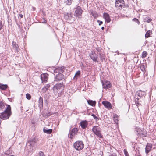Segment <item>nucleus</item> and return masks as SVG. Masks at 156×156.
<instances>
[{
	"instance_id": "nucleus-1",
	"label": "nucleus",
	"mask_w": 156,
	"mask_h": 156,
	"mask_svg": "<svg viewBox=\"0 0 156 156\" xmlns=\"http://www.w3.org/2000/svg\"><path fill=\"white\" fill-rule=\"evenodd\" d=\"M6 105L7 106L6 109L0 115V118L3 120L8 119L12 114L10 106L7 104Z\"/></svg>"
},
{
	"instance_id": "nucleus-2",
	"label": "nucleus",
	"mask_w": 156,
	"mask_h": 156,
	"mask_svg": "<svg viewBox=\"0 0 156 156\" xmlns=\"http://www.w3.org/2000/svg\"><path fill=\"white\" fill-rule=\"evenodd\" d=\"M64 85L63 83H58L56 84L53 87V90L56 91L57 93L59 94L63 90Z\"/></svg>"
},
{
	"instance_id": "nucleus-3",
	"label": "nucleus",
	"mask_w": 156,
	"mask_h": 156,
	"mask_svg": "<svg viewBox=\"0 0 156 156\" xmlns=\"http://www.w3.org/2000/svg\"><path fill=\"white\" fill-rule=\"evenodd\" d=\"M92 130L97 136L100 138H103V136L101 133V129L100 127L97 126H94L92 128Z\"/></svg>"
},
{
	"instance_id": "nucleus-4",
	"label": "nucleus",
	"mask_w": 156,
	"mask_h": 156,
	"mask_svg": "<svg viewBox=\"0 0 156 156\" xmlns=\"http://www.w3.org/2000/svg\"><path fill=\"white\" fill-rule=\"evenodd\" d=\"M74 148L77 150H82L84 147V144L82 141H77L73 144Z\"/></svg>"
},
{
	"instance_id": "nucleus-5",
	"label": "nucleus",
	"mask_w": 156,
	"mask_h": 156,
	"mask_svg": "<svg viewBox=\"0 0 156 156\" xmlns=\"http://www.w3.org/2000/svg\"><path fill=\"white\" fill-rule=\"evenodd\" d=\"M124 5V0H116L115 6L118 9H122Z\"/></svg>"
},
{
	"instance_id": "nucleus-6",
	"label": "nucleus",
	"mask_w": 156,
	"mask_h": 156,
	"mask_svg": "<svg viewBox=\"0 0 156 156\" xmlns=\"http://www.w3.org/2000/svg\"><path fill=\"white\" fill-rule=\"evenodd\" d=\"M65 76L61 73H58V74L56 75L54 78V81L58 82L62 80H65Z\"/></svg>"
},
{
	"instance_id": "nucleus-7",
	"label": "nucleus",
	"mask_w": 156,
	"mask_h": 156,
	"mask_svg": "<svg viewBox=\"0 0 156 156\" xmlns=\"http://www.w3.org/2000/svg\"><path fill=\"white\" fill-rule=\"evenodd\" d=\"M78 131V129L76 128L73 129L69 134V137L71 140H72L73 136L77 134Z\"/></svg>"
},
{
	"instance_id": "nucleus-8",
	"label": "nucleus",
	"mask_w": 156,
	"mask_h": 156,
	"mask_svg": "<svg viewBox=\"0 0 156 156\" xmlns=\"http://www.w3.org/2000/svg\"><path fill=\"white\" fill-rule=\"evenodd\" d=\"M103 88L105 89H108L110 88L111 87V84L109 81L106 80L101 81Z\"/></svg>"
},
{
	"instance_id": "nucleus-9",
	"label": "nucleus",
	"mask_w": 156,
	"mask_h": 156,
	"mask_svg": "<svg viewBox=\"0 0 156 156\" xmlns=\"http://www.w3.org/2000/svg\"><path fill=\"white\" fill-rule=\"evenodd\" d=\"M82 10L79 6H78L76 8L75 12V16L76 17L81 16L82 14Z\"/></svg>"
},
{
	"instance_id": "nucleus-10",
	"label": "nucleus",
	"mask_w": 156,
	"mask_h": 156,
	"mask_svg": "<svg viewBox=\"0 0 156 156\" xmlns=\"http://www.w3.org/2000/svg\"><path fill=\"white\" fill-rule=\"evenodd\" d=\"M65 69H66L64 66L58 67L54 69V72L56 73H61L64 72Z\"/></svg>"
},
{
	"instance_id": "nucleus-11",
	"label": "nucleus",
	"mask_w": 156,
	"mask_h": 156,
	"mask_svg": "<svg viewBox=\"0 0 156 156\" xmlns=\"http://www.w3.org/2000/svg\"><path fill=\"white\" fill-rule=\"evenodd\" d=\"M135 95L136 96H138L139 98H140L141 97H145L146 93L144 91L139 90L136 92Z\"/></svg>"
},
{
	"instance_id": "nucleus-12",
	"label": "nucleus",
	"mask_w": 156,
	"mask_h": 156,
	"mask_svg": "<svg viewBox=\"0 0 156 156\" xmlns=\"http://www.w3.org/2000/svg\"><path fill=\"white\" fill-rule=\"evenodd\" d=\"M102 104L106 108L108 109L112 108V105L109 102L107 101H103L102 102Z\"/></svg>"
},
{
	"instance_id": "nucleus-13",
	"label": "nucleus",
	"mask_w": 156,
	"mask_h": 156,
	"mask_svg": "<svg viewBox=\"0 0 156 156\" xmlns=\"http://www.w3.org/2000/svg\"><path fill=\"white\" fill-rule=\"evenodd\" d=\"M48 75L47 73H44L41 74V79L42 83H45L47 81L48 79Z\"/></svg>"
},
{
	"instance_id": "nucleus-14",
	"label": "nucleus",
	"mask_w": 156,
	"mask_h": 156,
	"mask_svg": "<svg viewBox=\"0 0 156 156\" xmlns=\"http://www.w3.org/2000/svg\"><path fill=\"white\" fill-rule=\"evenodd\" d=\"M90 56L94 61L95 62L97 61L98 55L94 52H92V53L90 54Z\"/></svg>"
},
{
	"instance_id": "nucleus-15",
	"label": "nucleus",
	"mask_w": 156,
	"mask_h": 156,
	"mask_svg": "<svg viewBox=\"0 0 156 156\" xmlns=\"http://www.w3.org/2000/svg\"><path fill=\"white\" fill-rule=\"evenodd\" d=\"M103 18L105 19V21L107 23H109L111 21L109 15L106 13L103 14Z\"/></svg>"
},
{
	"instance_id": "nucleus-16",
	"label": "nucleus",
	"mask_w": 156,
	"mask_h": 156,
	"mask_svg": "<svg viewBox=\"0 0 156 156\" xmlns=\"http://www.w3.org/2000/svg\"><path fill=\"white\" fill-rule=\"evenodd\" d=\"M80 124L81 127L83 129H85L88 125V122L86 120L82 121Z\"/></svg>"
},
{
	"instance_id": "nucleus-17",
	"label": "nucleus",
	"mask_w": 156,
	"mask_h": 156,
	"mask_svg": "<svg viewBox=\"0 0 156 156\" xmlns=\"http://www.w3.org/2000/svg\"><path fill=\"white\" fill-rule=\"evenodd\" d=\"M152 148V145L150 144H147L145 148V152L146 153H148Z\"/></svg>"
},
{
	"instance_id": "nucleus-18",
	"label": "nucleus",
	"mask_w": 156,
	"mask_h": 156,
	"mask_svg": "<svg viewBox=\"0 0 156 156\" xmlns=\"http://www.w3.org/2000/svg\"><path fill=\"white\" fill-rule=\"evenodd\" d=\"M38 106L39 108H42L43 107V100L42 97H40L39 100L38 101Z\"/></svg>"
},
{
	"instance_id": "nucleus-19",
	"label": "nucleus",
	"mask_w": 156,
	"mask_h": 156,
	"mask_svg": "<svg viewBox=\"0 0 156 156\" xmlns=\"http://www.w3.org/2000/svg\"><path fill=\"white\" fill-rule=\"evenodd\" d=\"M31 145V144L30 143V142L28 141L26 143V146L28 150L29 151H31L32 150H33V146Z\"/></svg>"
},
{
	"instance_id": "nucleus-20",
	"label": "nucleus",
	"mask_w": 156,
	"mask_h": 156,
	"mask_svg": "<svg viewBox=\"0 0 156 156\" xmlns=\"http://www.w3.org/2000/svg\"><path fill=\"white\" fill-rule=\"evenodd\" d=\"M12 46L13 48H14L16 52H18L19 51L20 49L18 48V46L16 43L14 41L12 43Z\"/></svg>"
},
{
	"instance_id": "nucleus-21",
	"label": "nucleus",
	"mask_w": 156,
	"mask_h": 156,
	"mask_svg": "<svg viewBox=\"0 0 156 156\" xmlns=\"http://www.w3.org/2000/svg\"><path fill=\"white\" fill-rule=\"evenodd\" d=\"M43 132L44 133L47 134H50L51 133L52 131V129H48L46 127H44L43 128Z\"/></svg>"
},
{
	"instance_id": "nucleus-22",
	"label": "nucleus",
	"mask_w": 156,
	"mask_h": 156,
	"mask_svg": "<svg viewBox=\"0 0 156 156\" xmlns=\"http://www.w3.org/2000/svg\"><path fill=\"white\" fill-rule=\"evenodd\" d=\"M28 141L29 142L31 145H32L34 147V146L35 144L37 141V139L36 138H34Z\"/></svg>"
},
{
	"instance_id": "nucleus-23",
	"label": "nucleus",
	"mask_w": 156,
	"mask_h": 156,
	"mask_svg": "<svg viewBox=\"0 0 156 156\" xmlns=\"http://www.w3.org/2000/svg\"><path fill=\"white\" fill-rule=\"evenodd\" d=\"M139 135H140L142 137H146L147 136V132L145 130L143 129Z\"/></svg>"
},
{
	"instance_id": "nucleus-24",
	"label": "nucleus",
	"mask_w": 156,
	"mask_h": 156,
	"mask_svg": "<svg viewBox=\"0 0 156 156\" xmlns=\"http://www.w3.org/2000/svg\"><path fill=\"white\" fill-rule=\"evenodd\" d=\"M135 101L136 104V105L138 106V105H140L141 104L139 102V100L140 98H139L138 96H135Z\"/></svg>"
},
{
	"instance_id": "nucleus-25",
	"label": "nucleus",
	"mask_w": 156,
	"mask_h": 156,
	"mask_svg": "<svg viewBox=\"0 0 156 156\" xmlns=\"http://www.w3.org/2000/svg\"><path fill=\"white\" fill-rule=\"evenodd\" d=\"M8 85L6 84H2L0 83V89L2 90H5L8 87Z\"/></svg>"
},
{
	"instance_id": "nucleus-26",
	"label": "nucleus",
	"mask_w": 156,
	"mask_h": 156,
	"mask_svg": "<svg viewBox=\"0 0 156 156\" xmlns=\"http://www.w3.org/2000/svg\"><path fill=\"white\" fill-rule=\"evenodd\" d=\"M64 4L66 5H71L72 0H63Z\"/></svg>"
},
{
	"instance_id": "nucleus-27",
	"label": "nucleus",
	"mask_w": 156,
	"mask_h": 156,
	"mask_svg": "<svg viewBox=\"0 0 156 156\" xmlns=\"http://www.w3.org/2000/svg\"><path fill=\"white\" fill-rule=\"evenodd\" d=\"M87 102L89 105L92 106H95L96 103L95 101H93L90 100L87 101Z\"/></svg>"
},
{
	"instance_id": "nucleus-28",
	"label": "nucleus",
	"mask_w": 156,
	"mask_h": 156,
	"mask_svg": "<svg viewBox=\"0 0 156 156\" xmlns=\"http://www.w3.org/2000/svg\"><path fill=\"white\" fill-rule=\"evenodd\" d=\"M151 34H152V31L151 30H148L145 34V37L146 38H148L150 37V35Z\"/></svg>"
},
{
	"instance_id": "nucleus-29",
	"label": "nucleus",
	"mask_w": 156,
	"mask_h": 156,
	"mask_svg": "<svg viewBox=\"0 0 156 156\" xmlns=\"http://www.w3.org/2000/svg\"><path fill=\"white\" fill-rule=\"evenodd\" d=\"M92 16L94 18H96L98 17V15L97 12L96 11H92L91 12Z\"/></svg>"
},
{
	"instance_id": "nucleus-30",
	"label": "nucleus",
	"mask_w": 156,
	"mask_h": 156,
	"mask_svg": "<svg viewBox=\"0 0 156 156\" xmlns=\"http://www.w3.org/2000/svg\"><path fill=\"white\" fill-rule=\"evenodd\" d=\"M144 21L149 23L152 21V19L150 18L149 17L147 16L144 19Z\"/></svg>"
},
{
	"instance_id": "nucleus-31",
	"label": "nucleus",
	"mask_w": 156,
	"mask_h": 156,
	"mask_svg": "<svg viewBox=\"0 0 156 156\" xmlns=\"http://www.w3.org/2000/svg\"><path fill=\"white\" fill-rule=\"evenodd\" d=\"M142 129L139 128H136L135 129V131L137 133V135H139L140 132H141Z\"/></svg>"
},
{
	"instance_id": "nucleus-32",
	"label": "nucleus",
	"mask_w": 156,
	"mask_h": 156,
	"mask_svg": "<svg viewBox=\"0 0 156 156\" xmlns=\"http://www.w3.org/2000/svg\"><path fill=\"white\" fill-rule=\"evenodd\" d=\"M5 107V103L2 101H0V108H3Z\"/></svg>"
},
{
	"instance_id": "nucleus-33",
	"label": "nucleus",
	"mask_w": 156,
	"mask_h": 156,
	"mask_svg": "<svg viewBox=\"0 0 156 156\" xmlns=\"http://www.w3.org/2000/svg\"><path fill=\"white\" fill-rule=\"evenodd\" d=\"M147 55V52L146 51H144L142 52V58H144L146 57Z\"/></svg>"
},
{
	"instance_id": "nucleus-34",
	"label": "nucleus",
	"mask_w": 156,
	"mask_h": 156,
	"mask_svg": "<svg viewBox=\"0 0 156 156\" xmlns=\"http://www.w3.org/2000/svg\"><path fill=\"white\" fill-rule=\"evenodd\" d=\"M72 17L71 14L70 13H67V15L65 16V18L66 19H70Z\"/></svg>"
},
{
	"instance_id": "nucleus-35",
	"label": "nucleus",
	"mask_w": 156,
	"mask_h": 156,
	"mask_svg": "<svg viewBox=\"0 0 156 156\" xmlns=\"http://www.w3.org/2000/svg\"><path fill=\"white\" fill-rule=\"evenodd\" d=\"M99 55L101 60L102 61H103V60L105 59L104 55L103 54L100 53L99 54Z\"/></svg>"
},
{
	"instance_id": "nucleus-36",
	"label": "nucleus",
	"mask_w": 156,
	"mask_h": 156,
	"mask_svg": "<svg viewBox=\"0 0 156 156\" xmlns=\"http://www.w3.org/2000/svg\"><path fill=\"white\" fill-rule=\"evenodd\" d=\"M80 74V71H77L76 73L75 76V77H77L79 76Z\"/></svg>"
},
{
	"instance_id": "nucleus-37",
	"label": "nucleus",
	"mask_w": 156,
	"mask_h": 156,
	"mask_svg": "<svg viewBox=\"0 0 156 156\" xmlns=\"http://www.w3.org/2000/svg\"><path fill=\"white\" fill-rule=\"evenodd\" d=\"M26 98L28 100H30L31 99V96L30 95L28 94L27 93L26 95Z\"/></svg>"
},
{
	"instance_id": "nucleus-38",
	"label": "nucleus",
	"mask_w": 156,
	"mask_h": 156,
	"mask_svg": "<svg viewBox=\"0 0 156 156\" xmlns=\"http://www.w3.org/2000/svg\"><path fill=\"white\" fill-rule=\"evenodd\" d=\"M48 90V89H47L45 87H44L42 89V91L43 93H45Z\"/></svg>"
},
{
	"instance_id": "nucleus-39",
	"label": "nucleus",
	"mask_w": 156,
	"mask_h": 156,
	"mask_svg": "<svg viewBox=\"0 0 156 156\" xmlns=\"http://www.w3.org/2000/svg\"><path fill=\"white\" fill-rule=\"evenodd\" d=\"M91 116H92L96 121H97L98 118L94 114H92Z\"/></svg>"
},
{
	"instance_id": "nucleus-40",
	"label": "nucleus",
	"mask_w": 156,
	"mask_h": 156,
	"mask_svg": "<svg viewBox=\"0 0 156 156\" xmlns=\"http://www.w3.org/2000/svg\"><path fill=\"white\" fill-rule=\"evenodd\" d=\"M133 20L136 23H137L138 24H139L140 22L137 19L135 18L133 19Z\"/></svg>"
},
{
	"instance_id": "nucleus-41",
	"label": "nucleus",
	"mask_w": 156,
	"mask_h": 156,
	"mask_svg": "<svg viewBox=\"0 0 156 156\" xmlns=\"http://www.w3.org/2000/svg\"><path fill=\"white\" fill-rule=\"evenodd\" d=\"M124 154L125 156L129 155V154L128 152H127V151L125 150L124 149Z\"/></svg>"
},
{
	"instance_id": "nucleus-42",
	"label": "nucleus",
	"mask_w": 156,
	"mask_h": 156,
	"mask_svg": "<svg viewBox=\"0 0 156 156\" xmlns=\"http://www.w3.org/2000/svg\"><path fill=\"white\" fill-rule=\"evenodd\" d=\"M39 156H44V153L42 151H40L39 153Z\"/></svg>"
},
{
	"instance_id": "nucleus-43",
	"label": "nucleus",
	"mask_w": 156,
	"mask_h": 156,
	"mask_svg": "<svg viewBox=\"0 0 156 156\" xmlns=\"http://www.w3.org/2000/svg\"><path fill=\"white\" fill-rule=\"evenodd\" d=\"M108 156H117V154L114 153L110 154Z\"/></svg>"
},
{
	"instance_id": "nucleus-44",
	"label": "nucleus",
	"mask_w": 156,
	"mask_h": 156,
	"mask_svg": "<svg viewBox=\"0 0 156 156\" xmlns=\"http://www.w3.org/2000/svg\"><path fill=\"white\" fill-rule=\"evenodd\" d=\"M50 84H46L45 86H44V87L47 89H48L50 87Z\"/></svg>"
},
{
	"instance_id": "nucleus-45",
	"label": "nucleus",
	"mask_w": 156,
	"mask_h": 156,
	"mask_svg": "<svg viewBox=\"0 0 156 156\" xmlns=\"http://www.w3.org/2000/svg\"><path fill=\"white\" fill-rule=\"evenodd\" d=\"M140 69H141V70H144L145 69V66L144 65H142L140 67Z\"/></svg>"
},
{
	"instance_id": "nucleus-46",
	"label": "nucleus",
	"mask_w": 156,
	"mask_h": 156,
	"mask_svg": "<svg viewBox=\"0 0 156 156\" xmlns=\"http://www.w3.org/2000/svg\"><path fill=\"white\" fill-rule=\"evenodd\" d=\"M8 152V151H7L5 153H4V155H3V156H8L9 155Z\"/></svg>"
},
{
	"instance_id": "nucleus-47",
	"label": "nucleus",
	"mask_w": 156,
	"mask_h": 156,
	"mask_svg": "<svg viewBox=\"0 0 156 156\" xmlns=\"http://www.w3.org/2000/svg\"><path fill=\"white\" fill-rule=\"evenodd\" d=\"M3 27V25L2 24V22L0 21V30H1Z\"/></svg>"
},
{
	"instance_id": "nucleus-48",
	"label": "nucleus",
	"mask_w": 156,
	"mask_h": 156,
	"mask_svg": "<svg viewBox=\"0 0 156 156\" xmlns=\"http://www.w3.org/2000/svg\"><path fill=\"white\" fill-rule=\"evenodd\" d=\"M47 22V20L45 18H43V21L42 22V23H46Z\"/></svg>"
},
{
	"instance_id": "nucleus-49",
	"label": "nucleus",
	"mask_w": 156,
	"mask_h": 156,
	"mask_svg": "<svg viewBox=\"0 0 156 156\" xmlns=\"http://www.w3.org/2000/svg\"><path fill=\"white\" fill-rule=\"evenodd\" d=\"M97 21L98 23H99V25H101V24H102L103 23V22L102 21H100V20H98Z\"/></svg>"
},
{
	"instance_id": "nucleus-50",
	"label": "nucleus",
	"mask_w": 156,
	"mask_h": 156,
	"mask_svg": "<svg viewBox=\"0 0 156 156\" xmlns=\"http://www.w3.org/2000/svg\"><path fill=\"white\" fill-rule=\"evenodd\" d=\"M52 113H51V112H49L47 114V116L48 117L50 116Z\"/></svg>"
},
{
	"instance_id": "nucleus-51",
	"label": "nucleus",
	"mask_w": 156,
	"mask_h": 156,
	"mask_svg": "<svg viewBox=\"0 0 156 156\" xmlns=\"http://www.w3.org/2000/svg\"><path fill=\"white\" fill-rule=\"evenodd\" d=\"M19 16L21 18H22L23 17V15L22 14H20L19 15Z\"/></svg>"
},
{
	"instance_id": "nucleus-52",
	"label": "nucleus",
	"mask_w": 156,
	"mask_h": 156,
	"mask_svg": "<svg viewBox=\"0 0 156 156\" xmlns=\"http://www.w3.org/2000/svg\"><path fill=\"white\" fill-rule=\"evenodd\" d=\"M101 29L102 30H104V27H101Z\"/></svg>"
},
{
	"instance_id": "nucleus-53",
	"label": "nucleus",
	"mask_w": 156,
	"mask_h": 156,
	"mask_svg": "<svg viewBox=\"0 0 156 156\" xmlns=\"http://www.w3.org/2000/svg\"><path fill=\"white\" fill-rule=\"evenodd\" d=\"M8 156H14L13 155H9Z\"/></svg>"
},
{
	"instance_id": "nucleus-54",
	"label": "nucleus",
	"mask_w": 156,
	"mask_h": 156,
	"mask_svg": "<svg viewBox=\"0 0 156 156\" xmlns=\"http://www.w3.org/2000/svg\"><path fill=\"white\" fill-rule=\"evenodd\" d=\"M15 122V121H14L12 122H13V123H14V122Z\"/></svg>"
}]
</instances>
